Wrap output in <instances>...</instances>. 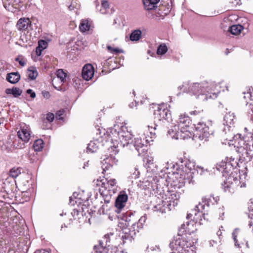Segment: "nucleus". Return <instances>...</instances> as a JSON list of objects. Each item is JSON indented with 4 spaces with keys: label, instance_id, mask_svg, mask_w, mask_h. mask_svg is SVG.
Returning <instances> with one entry per match:
<instances>
[{
    "label": "nucleus",
    "instance_id": "nucleus-1",
    "mask_svg": "<svg viewBox=\"0 0 253 253\" xmlns=\"http://www.w3.org/2000/svg\"><path fill=\"white\" fill-rule=\"evenodd\" d=\"M237 165V159L230 156L226 157L216 166V169L220 171L226 178L222 184L225 192L232 193L236 186L240 188L246 187L247 174L244 172L238 175L239 170L236 169Z\"/></svg>",
    "mask_w": 253,
    "mask_h": 253
},
{
    "label": "nucleus",
    "instance_id": "nucleus-2",
    "mask_svg": "<svg viewBox=\"0 0 253 253\" xmlns=\"http://www.w3.org/2000/svg\"><path fill=\"white\" fill-rule=\"evenodd\" d=\"M109 138L113 143L116 142L111 146L109 151L111 153L110 156L104 159L102 162L103 172L110 169L113 166L116 165L118 160L115 156L118 153L119 145L125 147L129 144L132 138V134L128 131L127 127L123 124H116L108 132Z\"/></svg>",
    "mask_w": 253,
    "mask_h": 253
},
{
    "label": "nucleus",
    "instance_id": "nucleus-3",
    "mask_svg": "<svg viewBox=\"0 0 253 253\" xmlns=\"http://www.w3.org/2000/svg\"><path fill=\"white\" fill-rule=\"evenodd\" d=\"M194 216L192 211L190 213ZM194 221H189L183 223L179 228L178 235L169 244V247L179 253H195L194 246L197 242V237L191 236L197 230L196 223L201 224V221L196 222L193 218Z\"/></svg>",
    "mask_w": 253,
    "mask_h": 253
},
{
    "label": "nucleus",
    "instance_id": "nucleus-4",
    "mask_svg": "<svg viewBox=\"0 0 253 253\" xmlns=\"http://www.w3.org/2000/svg\"><path fill=\"white\" fill-rule=\"evenodd\" d=\"M220 84L215 82L203 81L200 83L186 82L178 87V89L187 92L195 98L204 101L208 99H215L220 91Z\"/></svg>",
    "mask_w": 253,
    "mask_h": 253
},
{
    "label": "nucleus",
    "instance_id": "nucleus-5",
    "mask_svg": "<svg viewBox=\"0 0 253 253\" xmlns=\"http://www.w3.org/2000/svg\"><path fill=\"white\" fill-rule=\"evenodd\" d=\"M168 134L175 139H185L193 136V127L189 116L185 114L179 115L169 128Z\"/></svg>",
    "mask_w": 253,
    "mask_h": 253
},
{
    "label": "nucleus",
    "instance_id": "nucleus-6",
    "mask_svg": "<svg viewBox=\"0 0 253 253\" xmlns=\"http://www.w3.org/2000/svg\"><path fill=\"white\" fill-rule=\"evenodd\" d=\"M195 169V163L187 160L184 165H181L178 168H176V170L169 176V182L175 188L182 187L186 183L190 184L192 182L193 171Z\"/></svg>",
    "mask_w": 253,
    "mask_h": 253
},
{
    "label": "nucleus",
    "instance_id": "nucleus-7",
    "mask_svg": "<svg viewBox=\"0 0 253 253\" xmlns=\"http://www.w3.org/2000/svg\"><path fill=\"white\" fill-rule=\"evenodd\" d=\"M180 197V193L177 192L168 193L167 195H160V197H155L153 210L161 213L170 211L177 206Z\"/></svg>",
    "mask_w": 253,
    "mask_h": 253
},
{
    "label": "nucleus",
    "instance_id": "nucleus-8",
    "mask_svg": "<svg viewBox=\"0 0 253 253\" xmlns=\"http://www.w3.org/2000/svg\"><path fill=\"white\" fill-rule=\"evenodd\" d=\"M156 126L155 125L154 126H148L145 128L143 134V140L141 137L135 139L133 146L138 152V155H142L146 150V146L151 142H153L155 138Z\"/></svg>",
    "mask_w": 253,
    "mask_h": 253
},
{
    "label": "nucleus",
    "instance_id": "nucleus-9",
    "mask_svg": "<svg viewBox=\"0 0 253 253\" xmlns=\"http://www.w3.org/2000/svg\"><path fill=\"white\" fill-rule=\"evenodd\" d=\"M128 224L126 221L123 219L119 222V226L122 229L123 232L125 234L124 236H122L124 243H126L127 241L131 242L133 237L141 229L137 222L133 223L130 228H127Z\"/></svg>",
    "mask_w": 253,
    "mask_h": 253
},
{
    "label": "nucleus",
    "instance_id": "nucleus-10",
    "mask_svg": "<svg viewBox=\"0 0 253 253\" xmlns=\"http://www.w3.org/2000/svg\"><path fill=\"white\" fill-rule=\"evenodd\" d=\"M218 200L219 198L218 197H214L212 196L203 198L202 199V203H199L192 211L194 214V220H195L196 222L202 220V217H203L202 211L205 209L206 205L209 207L211 205H214L217 203Z\"/></svg>",
    "mask_w": 253,
    "mask_h": 253
},
{
    "label": "nucleus",
    "instance_id": "nucleus-11",
    "mask_svg": "<svg viewBox=\"0 0 253 253\" xmlns=\"http://www.w3.org/2000/svg\"><path fill=\"white\" fill-rule=\"evenodd\" d=\"M97 185L101 186L99 188V191L104 196H111L118 191L117 181L114 178H106L105 181L97 180Z\"/></svg>",
    "mask_w": 253,
    "mask_h": 253
},
{
    "label": "nucleus",
    "instance_id": "nucleus-12",
    "mask_svg": "<svg viewBox=\"0 0 253 253\" xmlns=\"http://www.w3.org/2000/svg\"><path fill=\"white\" fill-rule=\"evenodd\" d=\"M212 134V131L210 127L203 122H199L195 125V133L193 136L200 140L205 142L208 141L210 136Z\"/></svg>",
    "mask_w": 253,
    "mask_h": 253
},
{
    "label": "nucleus",
    "instance_id": "nucleus-13",
    "mask_svg": "<svg viewBox=\"0 0 253 253\" xmlns=\"http://www.w3.org/2000/svg\"><path fill=\"white\" fill-rule=\"evenodd\" d=\"M154 111V118L158 121L166 120L170 116L169 111L167 108V105L162 104L155 106Z\"/></svg>",
    "mask_w": 253,
    "mask_h": 253
},
{
    "label": "nucleus",
    "instance_id": "nucleus-14",
    "mask_svg": "<svg viewBox=\"0 0 253 253\" xmlns=\"http://www.w3.org/2000/svg\"><path fill=\"white\" fill-rule=\"evenodd\" d=\"M32 22L29 18H20L17 22L16 27L21 32H28L32 29Z\"/></svg>",
    "mask_w": 253,
    "mask_h": 253
},
{
    "label": "nucleus",
    "instance_id": "nucleus-15",
    "mask_svg": "<svg viewBox=\"0 0 253 253\" xmlns=\"http://www.w3.org/2000/svg\"><path fill=\"white\" fill-rule=\"evenodd\" d=\"M127 194L124 192H121L115 201V206L117 209L116 211L119 213L124 208L127 200Z\"/></svg>",
    "mask_w": 253,
    "mask_h": 253
},
{
    "label": "nucleus",
    "instance_id": "nucleus-16",
    "mask_svg": "<svg viewBox=\"0 0 253 253\" xmlns=\"http://www.w3.org/2000/svg\"><path fill=\"white\" fill-rule=\"evenodd\" d=\"M94 74V69L90 64L85 65L82 69V75L83 79L86 81L91 80Z\"/></svg>",
    "mask_w": 253,
    "mask_h": 253
},
{
    "label": "nucleus",
    "instance_id": "nucleus-17",
    "mask_svg": "<svg viewBox=\"0 0 253 253\" xmlns=\"http://www.w3.org/2000/svg\"><path fill=\"white\" fill-rule=\"evenodd\" d=\"M18 137L23 141L28 142L31 137V131L29 126L24 125L17 132Z\"/></svg>",
    "mask_w": 253,
    "mask_h": 253
},
{
    "label": "nucleus",
    "instance_id": "nucleus-18",
    "mask_svg": "<svg viewBox=\"0 0 253 253\" xmlns=\"http://www.w3.org/2000/svg\"><path fill=\"white\" fill-rule=\"evenodd\" d=\"M93 28L92 21L88 19H83L80 21L79 29L82 33L88 32Z\"/></svg>",
    "mask_w": 253,
    "mask_h": 253
},
{
    "label": "nucleus",
    "instance_id": "nucleus-19",
    "mask_svg": "<svg viewBox=\"0 0 253 253\" xmlns=\"http://www.w3.org/2000/svg\"><path fill=\"white\" fill-rule=\"evenodd\" d=\"M4 6L8 10L15 12L19 8V4L21 0H4Z\"/></svg>",
    "mask_w": 253,
    "mask_h": 253
},
{
    "label": "nucleus",
    "instance_id": "nucleus-20",
    "mask_svg": "<svg viewBox=\"0 0 253 253\" xmlns=\"http://www.w3.org/2000/svg\"><path fill=\"white\" fill-rule=\"evenodd\" d=\"M235 122V116L234 113L230 111L227 113L224 117L223 125L228 127L234 126Z\"/></svg>",
    "mask_w": 253,
    "mask_h": 253
},
{
    "label": "nucleus",
    "instance_id": "nucleus-21",
    "mask_svg": "<svg viewBox=\"0 0 253 253\" xmlns=\"http://www.w3.org/2000/svg\"><path fill=\"white\" fill-rule=\"evenodd\" d=\"M99 146V142L98 139H94L91 141L88 144L86 148V151L87 153H94L95 152Z\"/></svg>",
    "mask_w": 253,
    "mask_h": 253
},
{
    "label": "nucleus",
    "instance_id": "nucleus-22",
    "mask_svg": "<svg viewBox=\"0 0 253 253\" xmlns=\"http://www.w3.org/2000/svg\"><path fill=\"white\" fill-rule=\"evenodd\" d=\"M160 0H143V4L146 10H149L157 7V4Z\"/></svg>",
    "mask_w": 253,
    "mask_h": 253
},
{
    "label": "nucleus",
    "instance_id": "nucleus-23",
    "mask_svg": "<svg viewBox=\"0 0 253 253\" xmlns=\"http://www.w3.org/2000/svg\"><path fill=\"white\" fill-rule=\"evenodd\" d=\"M20 76L17 73H11L7 75V80L12 84L17 83L20 80Z\"/></svg>",
    "mask_w": 253,
    "mask_h": 253
},
{
    "label": "nucleus",
    "instance_id": "nucleus-24",
    "mask_svg": "<svg viewBox=\"0 0 253 253\" xmlns=\"http://www.w3.org/2000/svg\"><path fill=\"white\" fill-rule=\"evenodd\" d=\"M47 46V42L43 40H40L38 42V46L36 48V52L38 56H40L42 51L45 49Z\"/></svg>",
    "mask_w": 253,
    "mask_h": 253
},
{
    "label": "nucleus",
    "instance_id": "nucleus-25",
    "mask_svg": "<svg viewBox=\"0 0 253 253\" xmlns=\"http://www.w3.org/2000/svg\"><path fill=\"white\" fill-rule=\"evenodd\" d=\"M97 9L101 14H106L109 10L108 2L105 0H102L101 5H98Z\"/></svg>",
    "mask_w": 253,
    "mask_h": 253
},
{
    "label": "nucleus",
    "instance_id": "nucleus-26",
    "mask_svg": "<svg viewBox=\"0 0 253 253\" xmlns=\"http://www.w3.org/2000/svg\"><path fill=\"white\" fill-rule=\"evenodd\" d=\"M7 94H12L15 97L20 96L22 91L20 88L17 87H13L12 88H7L5 90Z\"/></svg>",
    "mask_w": 253,
    "mask_h": 253
},
{
    "label": "nucleus",
    "instance_id": "nucleus-27",
    "mask_svg": "<svg viewBox=\"0 0 253 253\" xmlns=\"http://www.w3.org/2000/svg\"><path fill=\"white\" fill-rule=\"evenodd\" d=\"M243 27L241 25H234L230 27V31L232 35H238L243 30Z\"/></svg>",
    "mask_w": 253,
    "mask_h": 253
},
{
    "label": "nucleus",
    "instance_id": "nucleus-28",
    "mask_svg": "<svg viewBox=\"0 0 253 253\" xmlns=\"http://www.w3.org/2000/svg\"><path fill=\"white\" fill-rule=\"evenodd\" d=\"M142 32L139 30H134L130 35L129 39L131 41H138L141 37Z\"/></svg>",
    "mask_w": 253,
    "mask_h": 253
},
{
    "label": "nucleus",
    "instance_id": "nucleus-29",
    "mask_svg": "<svg viewBox=\"0 0 253 253\" xmlns=\"http://www.w3.org/2000/svg\"><path fill=\"white\" fill-rule=\"evenodd\" d=\"M44 143L42 140L38 139L33 144V148L35 151H41L43 148Z\"/></svg>",
    "mask_w": 253,
    "mask_h": 253
},
{
    "label": "nucleus",
    "instance_id": "nucleus-30",
    "mask_svg": "<svg viewBox=\"0 0 253 253\" xmlns=\"http://www.w3.org/2000/svg\"><path fill=\"white\" fill-rule=\"evenodd\" d=\"M5 241L3 240L1 234H0V253H7ZM7 253H12V251H8Z\"/></svg>",
    "mask_w": 253,
    "mask_h": 253
},
{
    "label": "nucleus",
    "instance_id": "nucleus-31",
    "mask_svg": "<svg viewBox=\"0 0 253 253\" xmlns=\"http://www.w3.org/2000/svg\"><path fill=\"white\" fill-rule=\"evenodd\" d=\"M27 75L30 79L34 80L38 76V72L34 67H30L27 71Z\"/></svg>",
    "mask_w": 253,
    "mask_h": 253
},
{
    "label": "nucleus",
    "instance_id": "nucleus-32",
    "mask_svg": "<svg viewBox=\"0 0 253 253\" xmlns=\"http://www.w3.org/2000/svg\"><path fill=\"white\" fill-rule=\"evenodd\" d=\"M168 48L165 43L161 44L158 47L157 54L158 55H163L168 51Z\"/></svg>",
    "mask_w": 253,
    "mask_h": 253
},
{
    "label": "nucleus",
    "instance_id": "nucleus-33",
    "mask_svg": "<svg viewBox=\"0 0 253 253\" xmlns=\"http://www.w3.org/2000/svg\"><path fill=\"white\" fill-rule=\"evenodd\" d=\"M22 169L20 168H13L10 171V175L12 177L16 178L21 174Z\"/></svg>",
    "mask_w": 253,
    "mask_h": 253
},
{
    "label": "nucleus",
    "instance_id": "nucleus-34",
    "mask_svg": "<svg viewBox=\"0 0 253 253\" xmlns=\"http://www.w3.org/2000/svg\"><path fill=\"white\" fill-rule=\"evenodd\" d=\"M107 49L109 52L113 54H118L119 53H122L123 50L118 47H113L111 45H107Z\"/></svg>",
    "mask_w": 253,
    "mask_h": 253
},
{
    "label": "nucleus",
    "instance_id": "nucleus-35",
    "mask_svg": "<svg viewBox=\"0 0 253 253\" xmlns=\"http://www.w3.org/2000/svg\"><path fill=\"white\" fill-rule=\"evenodd\" d=\"M57 78L60 79L61 82L64 81L66 78V74L62 69H59L56 72Z\"/></svg>",
    "mask_w": 253,
    "mask_h": 253
},
{
    "label": "nucleus",
    "instance_id": "nucleus-36",
    "mask_svg": "<svg viewBox=\"0 0 253 253\" xmlns=\"http://www.w3.org/2000/svg\"><path fill=\"white\" fill-rule=\"evenodd\" d=\"M240 229L239 228H236L232 233L233 239L235 242V245L238 247H239V244L237 243V237L240 234Z\"/></svg>",
    "mask_w": 253,
    "mask_h": 253
},
{
    "label": "nucleus",
    "instance_id": "nucleus-37",
    "mask_svg": "<svg viewBox=\"0 0 253 253\" xmlns=\"http://www.w3.org/2000/svg\"><path fill=\"white\" fill-rule=\"evenodd\" d=\"M104 250V249L101 245L95 246L92 253H102Z\"/></svg>",
    "mask_w": 253,
    "mask_h": 253
},
{
    "label": "nucleus",
    "instance_id": "nucleus-38",
    "mask_svg": "<svg viewBox=\"0 0 253 253\" xmlns=\"http://www.w3.org/2000/svg\"><path fill=\"white\" fill-rule=\"evenodd\" d=\"M196 170L197 172L200 173L201 175L205 174L208 172V170L207 169H205L203 167L201 166H197Z\"/></svg>",
    "mask_w": 253,
    "mask_h": 253
},
{
    "label": "nucleus",
    "instance_id": "nucleus-39",
    "mask_svg": "<svg viewBox=\"0 0 253 253\" xmlns=\"http://www.w3.org/2000/svg\"><path fill=\"white\" fill-rule=\"evenodd\" d=\"M146 219L147 218L145 216H142L139 219L138 221L137 222V223L138 224V226H139L141 229L143 228V226L144 224Z\"/></svg>",
    "mask_w": 253,
    "mask_h": 253
},
{
    "label": "nucleus",
    "instance_id": "nucleus-40",
    "mask_svg": "<svg viewBox=\"0 0 253 253\" xmlns=\"http://www.w3.org/2000/svg\"><path fill=\"white\" fill-rule=\"evenodd\" d=\"M54 119V115L53 113H49L46 115V119L49 122H51Z\"/></svg>",
    "mask_w": 253,
    "mask_h": 253
},
{
    "label": "nucleus",
    "instance_id": "nucleus-41",
    "mask_svg": "<svg viewBox=\"0 0 253 253\" xmlns=\"http://www.w3.org/2000/svg\"><path fill=\"white\" fill-rule=\"evenodd\" d=\"M64 111L63 110H59L56 113V119L58 120H62V116L63 115Z\"/></svg>",
    "mask_w": 253,
    "mask_h": 253
},
{
    "label": "nucleus",
    "instance_id": "nucleus-42",
    "mask_svg": "<svg viewBox=\"0 0 253 253\" xmlns=\"http://www.w3.org/2000/svg\"><path fill=\"white\" fill-rule=\"evenodd\" d=\"M43 97L45 99H48L50 97V93L47 91H43L42 92Z\"/></svg>",
    "mask_w": 253,
    "mask_h": 253
},
{
    "label": "nucleus",
    "instance_id": "nucleus-43",
    "mask_svg": "<svg viewBox=\"0 0 253 253\" xmlns=\"http://www.w3.org/2000/svg\"><path fill=\"white\" fill-rule=\"evenodd\" d=\"M252 97L251 93L250 92H247V93H245V95L244 96V98H245V100H248V99H250V100H252V99L251 98Z\"/></svg>",
    "mask_w": 253,
    "mask_h": 253
},
{
    "label": "nucleus",
    "instance_id": "nucleus-44",
    "mask_svg": "<svg viewBox=\"0 0 253 253\" xmlns=\"http://www.w3.org/2000/svg\"><path fill=\"white\" fill-rule=\"evenodd\" d=\"M27 93L30 94V96L32 98H34L36 97V93L33 92L32 89H29L27 90Z\"/></svg>",
    "mask_w": 253,
    "mask_h": 253
},
{
    "label": "nucleus",
    "instance_id": "nucleus-45",
    "mask_svg": "<svg viewBox=\"0 0 253 253\" xmlns=\"http://www.w3.org/2000/svg\"><path fill=\"white\" fill-rule=\"evenodd\" d=\"M139 175V171H138V169H135V171L133 173L132 175V177L133 178H137L138 177V176Z\"/></svg>",
    "mask_w": 253,
    "mask_h": 253
},
{
    "label": "nucleus",
    "instance_id": "nucleus-46",
    "mask_svg": "<svg viewBox=\"0 0 253 253\" xmlns=\"http://www.w3.org/2000/svg\"><path fill=\"white\" fill-rule=\"evenodd\" d=\"M16 60L18 61L19 64L21 66H25V61L24 60H23V59H20L19 58H16Z\"/></svg>",
    "mask_w": 253,
    "mask_h": 253
},
{
    "label": "nucleus",
    "instance_id": "nucleus-47",
    "mask_svg": "<svg viewBox=\"0 0 253 253\" xmlns=\"http://www.w3.org/2000/svg\"><path fill=\"white\" fill-rule=\"evenodd\" d=\"M202 111H199V110H194L193 111H191L190 112V114L191 115H199Z\"/></svg>",
    "mask_w": 253,
    "mask_h": 253
},
{
    "label": "nucleus",
    "instance_id": "nucleus-48",
    "mask_svg": "<svg viewBox=\"0 0 253 253\" xmlns=\"http://www.w3.org/2000/svg\"><path fill=\"white\" fill-rule=\"evenodd\" d=\"M79 198H75V200L74 201V200L73 199V197H71L70 199V204L73 205H75V203L77 204L78 201L79 200Z\"/></svg>",
    "mask_w": 253,
    "mask_h": 253
},
{
    "label": "nucleus",
    "instance_id": "nucleus-49",
    "mask_svg": "<svg viewBox=\"0 0 253 253\" xmlns=\"http://www.w3.org/2000/svg\"><path fill=\"white\" fill-rule=\"evenodd\" d=\"M137 105V102L135 101L134 102H132L129 104V107L130 108H133L134 107L136 106Z\"/></svg>",
    "mask_w": 253,
    "mask_h": 253
},
{
    "label": "nucleus",
    "instance_id": "nucleus-50",
    "mask_svg": "<svg viewBox=\"0 0 253 253\" xmlns=\"http://www.w3.org/2000/svg\"><path fill=\"white\" fill-rule=\"evenodd\" d=\"M152 251H158V252H160V249L159 247H152L150 248V249Z\"/></svg>",
    "mask_w": 253,
    "mask_h": 253
},
{
    "label": "nucleus",
    "instance_id": "nucleus-51",
    "mask_svg": "<svg viewBox=\"0 0 253 253\" xmlns=\"http://www.w3.org/2000/svg\"><path fill=\"white\" fill-rule=\"evenodd\" d=\"M34 253H49L48 252L43 250H37Z\"/></svg>",
    "mask_w": 253,
    "mask_h": 253
},
{
    "label": "nucleus",
    "instance_id": "nucleus-52",
    "mask_svg": "<svg viewBox=\"0 0 253 253\" xmlns=\"http://www.w3.org/2000/svg\"><path fill=\"white\" fill-rule=\"evenodd\" d=\"M79 210L80 209H79V210L76 209H74L73 212H72V213L73 214H74V215H76V214L78 215L79 214Z\"/></svg>",
    "mask_w": 253,
    "mask_h": 253
},
{
    "label": "nucleus",
    "instance_id": "nucleus-53",
    "mask_svg": "<svg viewBox=\"0 0 253 253\" xmlns=\"http://www.w3.org/2000/svg\"><path fill=\"white\" fill-rule=\"evenodd\" d=\"M118 23L119 24V25H120L119 19L118 18H116L114 20V24H118Z\"/></svg>",
    "mask_w": 253,
    "mask_h": 253
},
{
    "label": "nucleus",
    "instance_id": "nucleus-54",
    "mask_svg": "<svg viewBox=\"0 0 253 253\" xmlns=\"http://www.w3.org/2000/svg\"><path fill=\"white\" fill-rule=\"evenodd\" d=\"M216 244V242L214 240H211L210 241V246H213L214 244Z\"/></svg>",
    "mask_w": 253,
    "mask_h": 253
},
{
    "label": "nucleus",
    "instance_id": "nucleus-55",
    "mask_svg": "<svg viewBox=\"0 0 253 253\" xmlns=\"http://www.w3.org/2000/svg\"><path fill=\"white\" fill-rule=\"evenodd\" d=\"M110 235H113V234L110 233ZM110 236V234L106 235L104 236V239H107V237H109Z\"/></svg>",
    "mask_w": 253,
    "mask_h": 253
},
{
    "label": "nucleus",
    "instance_id": "nucleus-56",
    "mask_svg": "<svg viewBox=\"0 0 253 253\" xmlns=\"http://www.w3.org/2000/svg\"><path fill=\"white\" fill-rule=\"evenodd\" d=\"M217 234L218 236H220L221 235V232L220 231H218L217 232Z\"/></svg>",
    "mask_w": 253,
    "mask_h": 253
},
{
    "label": "nucleus",
    "instance_id": "nucleus-57",
    "mask_svg": "<svg viewBox=\"0 0 253 253\" xmlns=\"http://www.w3.org/2000/svg\"><path fill=\"white\" fill-rule=\"evenodd\" d=\"M73 8H74V7H73V6H72V5H70L69 6V8L70 10H72V9H73Z\"/></svg>",
    "mask_w": 253,
    "mask_h": 253
},
{
    "label": "nucleus",
    "instance_id": "nucleus-58",
    "mask_svg": "<svg viewBox=\"0 0 253 253\" xmlns=\"http://www.w3.org/2000/svg\"><path fill=\"white\" fill-rule=\"evenodd\" d=\"M252 117H251V120L253 121V110H252Z\"/></svg>",
    "mask_w": 253,
    "mask_h": 253
},
{
    "label": "nucleus",
    "instance_id": "nucleus-59",
    "mask_svg": "<svg viewBox=\"0 0 253 253\" xmlns=\"http://www.w3.org/2000/svg\"><path fill=\"white\" fill-rule=\"evenodd\" d=\"M14 226L15 225L13 223H11V227L14 228Z\"/></svg>",
    "mask_w": 253,
    "mask_h": 253
},
{
    "label": "nucleus",
    "instance_id": "nucleus-60",
    "mask_svg": "<svg viewBox=\"0 0 253 253\" xmlns=\"http://www.w3.org/2000/svg\"><path fill=\"white\" fill-rule=\"evenodd\" d=\"M246 246H247V247H248V248L249 247L248 242H247V243H246Z\"/></svg>",
    "mask_w": 253,
    "mask_h": 253
},
{
    "label": "nucleus",
    "instance_id": "nucleus-61",
    "mask_svg": "<svg viewBox=\"0 0 253 253\" xmlns=\"http://www.w3.org/2000/svg\"><path fill=\"white\" fill-rule=\"evenodd\" d=\"M245 130H247V128L246 127L245 128Z\"/></svg>",
    "mask_w": 253,
    "mask_h": 253
}]
</instances>
